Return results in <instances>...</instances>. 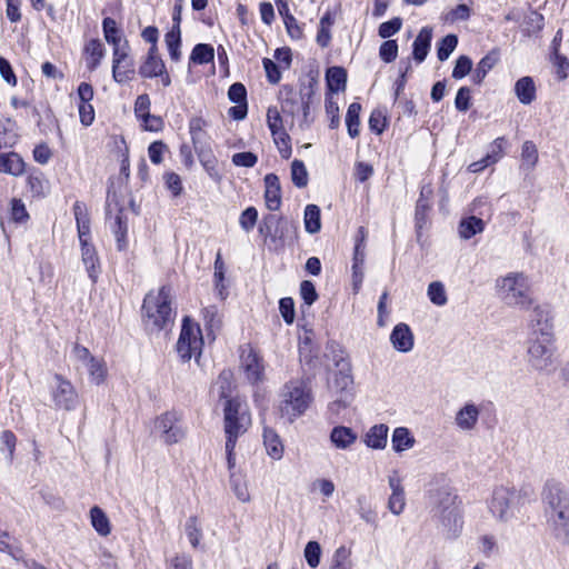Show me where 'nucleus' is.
I'll return each instance as SVG.
<instances>
[{"instance_id": "obj_1", "label": "nucleus", "mask_w": 569, "mask_h": 569, "mask_svg": "<svg viewBox=\"0 0 569 569\" xmlns=\"http://www.w3.org/2000/svg\"><path fill=\"white\" fill-rule=\"evenodd\" d=\"M429 513L439 535L457 538L463 527L462 501L445 476L429 482Z\"/></svg>"}, {"instance_id": "obj_2", "label": "nucleus", "mask_w": 569, "mask_h": 569, "mask_svg": "<svg viewBox=\"0 0 569 569\" xmlns=\"http://www.w3.org/2000/svg\"><path fill=\"white\" fill-rule=\"evenodd\" d=\"M541 499L548 528L562 543L569 541V490L560 482L547 481Z\"/></svg>"}, {"instance_id": "obj_3", "label": "nucleus", "mask_w": 569, "mask_h": 569, "mask_svg": "<svg viewBox=\"0 0 569 569\" xmlns=\"http://www.w3.org/2000/svg\"><path fill=\"white\" fill-rule=\"evenodd\" d=\"M174 312L171 308V295L168 287L150 291L143 299L142 321L147 330L154 332L172 325Z\"/></svg>"}, {"instance_id": "obj_4", "label": "nucleus", "mask_w": 569, "mask_h": 569, "mask_svg": "<svg viewBox=\"0 0 569 569\" xmlns=\"http://www.w3.org/2000/svg\"><path fill=\"white\" fill-rule=\"evenodd\" d=\"M280 398V415L292 422L308 409L311 402V391L306 381L291 380L283 386Z\"/></svg>"}, {"instance_id": "obj_5", "label": "nucleus", "mask_w": 569, "mask_h": 569, "mask_svg": "<svg viewBox=\"0 0 569 569\" xmlns=\"http://www.w3.org/2000/svg\"><path fill=\"white\" fill-rule=\"evenodd\" d=\"M499 297L508 306L528 309L532 302L528 277L522 272H510L497 279Z\"/></svg>"}, {"instance_id": "obj_6", "label": "nucleus", "mask_w": 569, "mask_h": 569, "mask_svg": "<svg viewBox=\"0 0 569 569\" xmlns=\"http://www.w3.org/2000/svg\"><path fill=\"white\" fill-rule=\"evenodd\" d=\"M520 493L513 487L498 486L487 501L488 510L500 522H509L519 511Z\"/></svg>"}, {"instance_id": "obj_7", "label": "nucleus", "mask_w": 569, "mask_h": 569, "mask_svg": "<svg viewBox=\"0 0 569 569\" xmlns=\"http://www.w3.org/2000/svg\"><path fill=\"white\" fill-rule=\"evenodd\" d=\"M259 231L276 249L283 248L296 238V227L288 219L274 214L264 217Z\"/></svg>"}, {"instance_id": "obj_8", "label": "nucleus", "mask_w": 569, "mask_h": 569, "mask_svg": "<svg viewBox=\"0 0 569 569\" xmlns=\"http://www.w3.org/2000/svg\"><path fill=\"white\" fill-rule=\"evenodd\" d=\"M555 336L530 337L528 362L538 371H551L555 365Z\"/></svg>"}, {"instance_id": "obj_9", "label": "nucleus", "mask_w": 569, "mask_h": 569, "mask_svg": "<svg viewBox=\"0 0 569 569\" xmlns=\"http://www.w3.org/2000/svg\"><path fill=\"white\" fill-rule=\"evenodd\" d=\"M251 419L247 409L238 399H229L224 406V431L227 440L237 443L238 438L243 435L250 426Z\"/></svg>"}, {"instance_id": "obj_10", "label": "nucleus", "mask_w": 569, "mask_h": 569, "mask_svg": "<svg viewBox=\"0 0 569 569\" xmlns=\"http://www.w3.org/2000/svg\"><path fill=\"white\" fill-rule=\"evenodd\" d=\"M340 369L335 372L332 380L329 381V389L337 395V399L329 403V409L339 412L341 408H347L353 398V379L347 362L338 363Z\"/></svg>"}, {"instance_id": "obj_11", "label": "nucleus", "mask_w": 569, "mask_h": 569, "mask_svg": "<svg viewBox=\"0 0 569 569\" xmlns=\"http://www.w3.org/2000/svg\"><path fill=\"white\" fill-rule=\"evenodd\" d=\"M203 339L198 323L188 317L183 319L181 332L177 342V352L183 361L196 359L201 355Z\"/></svg>"}, {"instance_id": "obj_12", "label": "nucleus", "mask_w": 569, "mask_h": 569, "mask_svg": "<svg viewBox=\"0 0 569 569\" xmlns=\"http://www.w3.org/2000/svg\"><path fill=\"white\" fill-rule=\"evenodd\" d=\"M51 398L56 408L68 411L74 410L79 403L76 388L61 375H54L53 377Z\"/></svg>"}, {"instance_id": "obj_13", "label": "nucleus", "mask_w": 569, "mask_h": 569, "mask_svg": "<svg viewBox=\"0 0 569 569\" xmlns=\"http://www.w3.org/2000/svg\"><path fill=\"white\" fill-rule=\"evenodd\" d=\"M156 429L161 432L162 440L168 445L179 442L186 435L180 425V416L173 411L160 416L156 421Z\"/></svg>"}, {"instance_id": "obj_14", "label": "nucleus", "mask_w": 569, "mask_h": 569, "mask_svg": "<svg viewBox=\"0 0 569 569\" xmlns=\"http://www.w3.org/2000/svg\"><path fill=\"white\" fill-rule=\"evenodd\" d=\"M531 337L553 336V325L550 308L536 306L530 315Z\"/></svg>"}, {"instance_id": "obj_15", "label": "nucleus", "mask_w": 569, "mask_h": 569, "mask_svg": "<svg viewBox=\"0 0 569 569\" xmlns=\"http://www.w3.org/2000/svg\"><path fill=\"white\" fill-rule=\"evenodd\" d=\"M241 366L246 372L248 380L256 383L263 378L264 365L262 358L250 346L242 349Z\"/></svg>"}, {"instance_id": "obj_16", "label": "nucleus", "mask_w": 569, "mask_h": 569, "mask_svg": "<svg viewBox=\"0 0 569 569\" xmlns=\"http://www.w3.org/2000/svg\"><path fill=\"white\" fill-rule=\"evenodd\" d=\"M480 408L471 401L466 402L456 413L455 423L461 431H472L479 420Z\"/></svg>"}, {"instance_id": "obj_17", "label": "nucleus", "mask_w": 569, "mask_h": 569, "mask_svg": "<svg viewBox=\"0 0 569 569\" xmlns=\"http://www.w3.org/2000/svg\"><path fill=\"white\" fill-rule=\"evenodd\" d=\"M264 201L271 211H277L281 207V186L277 174L268 173L264 176Z\"/></svg>"}, {"instance_id": "obj_18", "label": "nucleus", "mask_w": 569, "mask_h": 569, "mask_svg": "<svg viewBox=\"0 0 569 569\" xmlns=\"http://www.w3.org/2000/svg\"><path fill=\"white\" fill-rule=\"evenodd\" d=\"M81 260L84 264L88 277L92 283H96L101 272V267L98 253L91 243L81 244Z\"/></svg>"}, {"instance_id": "obj_19", "label": "nucleus", "mask_w": 569, "mask_h": 569, "mask_svg": "<svg viewBox=\"0 0 569 569\" xmlns=\"http://www.w3.org/2000/svg\"><path fill=\"white\" fill-rule=\"evenodd\" d=\"M164 62L157 53V46H151L146 60L139 68V73L143 78H156L164 71Z\"/></svg>"}, {"instance_id": "obj_20", "label": "nucleus", "mask_w": 569, "mask_h": 569, "mask_svg": "<svg viewBox=\"0 0 569 569\" xmlns=\"http://www.w3.org/2000/svg\"><path fill=\"white\" fill-rule=\"evenodd\" d=\"M357 439V432L349 427L337 426L330 432V441L340 450L350 449L356 443Z\"/></svg>"}, {"instance_id": "obj_21", "label": "nucleus", "mask_w": 569, "mask_h": 569, "mask_svg": "<svg viewBox=\"0 0 569 569\" xmlns=\"http://www.w3.org/2000/svg\"><path fill=\"white\" fill-rule=\"evenodd\" d=\"M390 341L396 350L410 351L413 346V337L409 327L405 323L397 325L390 335Z\"/></svg>"}, {"instance_id": "obj_22", "label": "nucleus", "mask_w": 569, "mask_h": 569, "mask_svg": "<svg viewBox=\"0 0 569 569\" xmlns=\"http://www.w3.org/2000/svg\"><path fill=\"white\" fill-rule=\"evenodd\" d=\"M389 486L392 490L391 496L388 500V508L393 515H400L405 508V492L400 483V479L397 476L389 477Z\"/></svg>"}, {"instance_id": "obj_23", "label": "nucleus", "mask_w": 569, "mask_h": 569, "mask_svg": "<svg viewBox=\"0 0 569 569\" xmlns=\"http://www.w3.org/2000/svg\"><path fill=\"white\" fill-rule=\"evenodd\" d=\"M206 127L207 121L201 117H193L189 121V133L194 150H199L201 147H208Z\"/></svg>"}, {"instance_id": "obj_24", "label": "nucleus", "mask_w": 569, "mask_h": 569, "mask_svg": "<svg viewBox=\"0 0 569 569\" xmlns=\"http://www.w3.org/2000/svg\"><path fill=\"white\" fill-rule=\"evenodd\" d=\"M515 93L522 104H530L536 99V84L531 77L526 76L517 80Z\"/></svg>"}, {"instance_id": "obj_25", "label": "nucleus", "mask_w": 569, "mask_h": 569, "mask_svg": "<svg viewBox=\"0 0 569 569\" xmlns=\"http://www.w3.org/2000/svg\"><path fill=\"white\" fill-rule=\"evenodd\" d=\"M388 431L387 425L372 426L365 436V443L372 449H383L387 446Z\"/></svg>"}, {"instance_id": "obj_26", "label": "nucleus", "mask_w": 569, "mask_h": 569, "mask_svg": "<svg viewBox=\"0 0 569 569\" xmlns=\"http://www.w3.org/2000/svg\"><path fill=\"white\" fill-rule=\"evenodd\" d=\"M73 213L77 221V229L80 244L89 243L90 236V221L86 213L84 206L81 202L73 204Z\"/></svg>"}, {"instance_id": "obj_27", "label": "nucleus", "mask_w": 569, "mask_h": 569, "mask_svg": "<svg viewBox=\"0 0 569 569\" xmlns=\"http://www.w3.org/2000/svg\"><path fill=\"white\" fill-rule=\"evenodd\" d=\"M24 171V161L16 152L0 154V172L20 176Z\"/></svg>"}, {"instance_id": "obj_28", "label": "nucleus", "mask_w": 569, "mask_h": 569, "mask_svg": "<svg viewBox=\"0 0 569 569\" xmlns=\"http://www.w3.org/2000/svg\"><path fill=\"white\" fill-rule=\"evenodd\" d=\"M263 443L268 456L274 460H280L283 456L284 447L280 437L274 430L264 428Z\"/></svg>"}, {"instance_id": "obj_29", "label": "nucleus", "mask_w": 569, "mask_h": 569, "mask_svg": "<svg viewBox=\"0 0 569 569\" xmlns=\"http://www.w3.org/2000/svg\"><path fill=\"white\" fill-rule=\"evenodd\" d=\"M104 48L100 40L92 39L84 47L86 63L89 70H94L104 57Z\"/></svg>"}, {"instance_id": "obj_30", "label": "nucleus", "mask_w": 569, "mask_h": 569, "mask_svg": "<svg viewBox=\"0 0 569 569\" xmlns=\"http://www.w3.org/2000/svg\"><path fill=\"white\" fill-rule=\"evenodd\" d=\"M415 442L416 440L408 428L398 427L393 430L391 436V446L396 452L399 453L411 449Z\"/></svg>"}, {"instance_id": "obj_31", "label": "nucleus", "mask_w": 569, "mask_h": 569, "mask_svg": "<svg viewBox=\"0 0 569 569\" xmlns=\"http://www.w3.org/2000/svg\"><path fill=\"white\" fill-rule=\"evenodd\" d=\"M229 481L231 490L233 491L237 499L241 502H249L251 497L246 476L241 472H231Z\"/></svg>"}, {"instance_id": "obj_32", "label": "nucleus", "mask_w": 569, "mask_h": 569, "mask_svg": "<svg viewBox=\"0 0 569 569\" xmlns=\"http://www.w3.org/2000/svg\"><path fill=\"white\" fill-rule=\"evenodd\" d=\"M485 229V222L482 219L470 216L465 218L459 223V234L463 239H470L473 236L481 233Z\"/></svg>"}, {"instance_id": "obj_33", "label": "nucleus", "mask_w": 569, "mask_h": 569, "mask_svg": "<svg viewBox=\"0 0 569 569\" xmlns=\"http://www.w3.org/2000/svg\"><path fill=\"white\" fill-rule=\"evenodd\" d=\"M498 62V54L495 52H490L486 54L477 64L476 69L472 72V81L476 84H480L488 72L496 66Z\"/></svg>"}, {"instance_id": "obj_34", "label": "nucleus", "mask_w": 569, "mask_h": 569, "mask_svg": "<svg viewBox=\"0 0 569 569\" xmlns=\"http://www.w3.org/2000/svg\"><path fill=\"white\" fill-rule=\"evenodd\" d=\"M90 520L92 527L100 536L106 537L111 532L109 518L107 517L106 512L98 506H94L90 509Z\"/></svg>"}, {"instance_id": "obj_35", "label": "nucleus", "mask_w": 569, "mask_h": 569, "mask_svg": "<svg viewBox=\"0 0 569 569\" xmlns=\"http://www.w3.org/2000/svg\"><path fill=\"white\" fill-rule=\"evenodd\" d=\"M327 84L330 91L339 92L345 90L346 81H347V72L341 67H331L328 69L327 74Z\"/></svg>"}, {"instance_id": "obj_36", "label": "nucleus", "mask_w": 569, "mask_h": 569, "mask_svg": "<svg viewBox=\"0 0 569 569\" xmlns=\"http://www.w3.org/2000/svg\"><path fill=\"white\" fill-rule=\"evenodd\" d=\"M17 140L16 123L10 119H0V150L14 146Z\"/></svg>"}, {"instance_id": "obj_37", "label": "nucleus", "mask_w": 569, "mask_h": 569, "mask_svg": "<svg viewBox=\"0 0 569 569\" xmlns=\"http://www.w3.org/2000/svg\"><path fill=\"white\" fill-rule=\"evenodd\" d=\"M305 229L308 233H317L321 229L320 208L316 204H308L303 214Z\"/></svg>"}, {"instance_id": "obj_38", "label": "nucleus", "mask_w": 569, "mask_h": 569, "mask_svg": "<svg viewBox=\"0 0 569 569\" xmlns=\"http://www.w3.org/2000/svg\"><path fill=\"white\" fill-rule=\"evenodd\" d=\"M103 36L106 41L112 47H117L127 41L122 38L121 30L112 18H104L102 21Z\"/></svg>"}, {"instance_id": "obj_39", "label": "nucleus", "mask_w": 569, "mask_h": 569, "mask_svg": "<svg viewBox=\"0 0 569 569\" xmlns=\"http://www.w3.org/2000/svg\"><path fill=\"white\" fill-rule=\"evenodd\" d=\"M360 111H361V104L358 102H352L348 107L347 114H346V124L348 128V134L351 138H357L360 133V131H359Z\"/></svg>"}, {"instance_id": "obj_40", "label": "nucleus", "mask_w": 569, "mask_h": 569, "mask_svg": "<svg viewBox=\"0 0 569 569\" xmlns=\"http://www.w3.org/2000/svg\"><path fill=\"white\" fill-rule=\"evenodd\" d=\"M214 59L213 47L207 43H198L191 51L190 62L194 64H206Z\"/></svg>"}, {"instance_id": "obj_41", "label": "nucleus", "mask_w": 569, "mask_h": 569, "mask_svg": "<svg viewBox=\"0 0 569 569\" xmlns=\"http://www.w3.org/2000/svg\"><path fill=\"white\" fill-rule=\"evenodd\" d=\"M87 371L89 373L90 380L94 385H101L104 382L107 378V366L103 359L93 358L90 363L86 366Z\"/></svg>"}, {"instance_id": "obj_42", "label": "nucleus", "mask_w": 569, "mask_h": 569, "mask_svg": "<svg viewBox=\"0 0 569 569\" xmlns=\"http://www.w3.org/2000/svg\"><path fill=\"white\" fill-rule=\"evenodd\" d=\"M164 41L168 48L169 56L171 60L179 61L181 58L180 44H181V36L180 29H171L167 32L164 37Z\"/></svg>"}, {"instance_id": "obj_43", "label": "nucleus", "mask_w": 569, "mask_h": 569, "mask_svg": "<svg viewBox=\"0 0 569 569\" xmlns=\"http://www.w3.org/2000/svg\"><path fill=\"white\" fill-rule=\"evenodd\" d=\"M134 64L133 61H127L118 64V67H112V78L118 83H127L131 81L134 77Z\"/></svg>"}, {"instance_id": "obj_44", "label": "nucleus", "mask_w": 569, "mask_h": 569, "mask_svg": "<svg viewBox=\"0 0 569 569\" xmlns=\"http://www.w3.org/2000/svg\"><path fill=\"white\" fill-rule=\"evenodd\" d=\"M458 44V37L456 34H447L441 39L437 47V57L440 61L447 60L453 52Z\"/></svg>"}, {"instance_id": "obj_45", "label": "nucleus", "mask_w": 569, "mask_h": 569, "mask_svg": "<svg viewBox=\"0 0 569 569\" xmlns=\"http://www.w3.org/2000/svg\"><path fill=\"white\" fill-rule=\"evenodd\" d=\"M291 180L297 188H305L308 184V171L301 160H293L291 163Z\"/></svg>"}, {"instance_id": "obj_46", "label": "nucleus", "mask_w": 569, "mask_h": 569, "mask_svg": "<svg viewBox=\"0 0 569 569\" xmlns=\"http://www.w3.org/2000/svg\"><path fill=\"white\" fill-rule=\"evenodd\" d=\"M427 221V201L421 197L416 208L417 239L423 244V228Z\"/></svg>"}, {"instance_id": "obj_47", "label": "nucleus", "mask_w": 569, "mask_h": 569, "mask_svg": "<svg viewBox=\"0 0 569 569\" xmlns=\"http://www.w3.org/2000/svg\"><path fill=\"white\" fill-rule=\"evenodd\" d=\"M224 281V262L222 260L221 253L218 252L214 260V282L216 289L218 291V296L220 299L226 298V287L223 284Z\"/></svg>"}, {"instance_id": "obj_48", "label": "nucleus", "mask_w": 569, "mask_h": 569, "mask_svg": "<svg viewBox=\"0 0 569 569\" xmlns=\"http://www.w3.org/2000/svg\"><path fill=\"white\" fill-rule=\"evenodd\" d=\"M329 569H352L350 552L345 547L335 551Z\"/></svg>"}, {"instance_id": "obj_49", "label": "nucleus", "mask_w": 569, "mask_h": 569, "mask_svg": "<svg viewBox=\"0 0 569 569\" xmlns=\"http://www.w3.org/2000/svg\"><path fill=\"white\" fill-rule=\"evenodd\" d=\"M303 556L311 568H317L320 565L321 547L317 541H309L303 550Z\"/></svg>"}, {"instance_id": "obj_50", "label": "nucleus", "mask_w": 569, "mask_h": 569, "mask_svg": "<svg viewBox=\"0 0 569 569\" xmlns=\"http://www.w3.org/2000/svg\"><path fill=\"white\" fill-rule=\"evenodd\" d=\"M366 237H367V231L363 227H360L359 230H358V236H357V239H356V244H355V252H353V259H352V263H358V264H365V259H366Z\"/></svg>"}, {"instance_id": "obj_51", "label": "nucleus", "mask_w": 569, "mask_h": 569, "mask_svg": "<svg viewBox=\"0 0 569 569\" xmlns=\"http://www.w3.org/2000/svg\"><path fill=\"white\" fill-rule=\"evenodd\" d=\"M127 221L123 220L122 216L119 213L114 220L113 233L117 240V247L119 250H124L127 248Z\"/></svg>"}, {"instance_id": "obj_52", "label": "nucleus", "mask_w": 569, "mask_h": 569, "mask_svg": "<svg viewBox=\"0 0 569 569\" xmlns=\"http://www.w3.org/2000/svg\"><path fill=\"white\" fill-rule=\"evenodd\" d=\"M413 58L421 63L427 57V28H422L413 42Z\"/></svg>"}, {"instance_id": "obj_53", "label": "nucleus", "mask_w": 569, "mask_h": 569, "mask_svg": "<svg viewBox=\"0 0 569 569\" xmlns=\"http://www.w3.org/2000/svg\"><path fill=\"white\" fill-rule=\"evenodd\" d=\"M389 296L388 292L385 291L379 299L378 302V319L377 325L379 327H386L389 322V316H390V306H389Z\"/></svg>"}, {"instance_id": "obj_54", "label": "nucleus", "mask_w": 569, "mask_h": 569, "mask_svg": "<svg viewBox=\"0 0 569 569\" xmlns=\"http://www.w3.org/2000/svg\"><path fill=\"white\" fill-rule=\"evenodd\" d=\"M469 17L470 8L467 4L461 3L458 4L456 8L451 9L450 11H448L445 14L443 20L447 23H453L457 21H466L469 19Z\"/></svg>"}, {"instance_id": "obj_55", "label": "nucleus", "mask_w": 569, "mask_h": 569, "mask_svg": "<svg viewBox=\"0 0 569 569\" xmlns=\"http://www.w3.org/2000/svg\"><path fill=\"white\" fill-rule=\"evenodd\" d=\"M429 300L437 306H443L447 303L448 299L445 286L440 281L429 283Z\"/></svg>"}, {"instance_id": "obj_56", "label": "nucleus", "mask_w": 569, "mask_h": 569, "mask_svg": "<svg viewBox=\"0 0 569 569\" xmlns=\"http://www.w3.org/2000/svg\"><path fill=\"white\" fill-rule=\"evenodd\" d=\"M257 220H258L257 209L254 207H248L240 214L239 224L246 232H250L254 228Z\"/></svg>"}, {"instance_id": "obj_57", "label": "nucleus", "mask_w": 569, "mask_h": 569, "mask_svg": "<svg viewBox=\"0 0 569 569\" xmlns=\"http://www.w3.org/2000/svg\"><path fill=\"white\" fill-rule=\"evenodd\" d=\"M274 144L283 159H289L292 152L290 137L286 131L272 136Z\"/></svg>"}, {"instance_id": "obj_58", "label": "nucleus", "mask_w": 569, "mask_h": 569, "mask_svg": "<svg viewBox=\"0 0 569 569\" xmlns=\"http://www.w3.org/2000/svg\"><path fill=\"white\" fill-rule=\"evenodd\" d=\"M506 144V139L503 137L497 138L489 147L487 154L485 156L490 164L498 162L502 154L503 148Z\"/></svg>"}, {"instance_id": "obj_59", "label": "nucleus", "mask_w": 569, "mask_h": 569, "mask_svg": "<svg viewBox=\"0 0 569 569\" xmlns=\"http://www.w3.org/2000/svg\"><path fill=\"white\" fill-rule=\"evenodd\" d=\"M521 158L525 164L533 168L538 161V151L532 141H525L521 149Z\"/></svg>"}, {"instance_id": "obj_60", "label": "nucleus", "mask_w": 569, "mask_h": 569, "mask_svg": "<svg viewBox=\"0 0 569 569\" xmlns=\"http://www.w3.org/2000/svg\"><path fill=\"white\" fill-rule=\"evenodd\" d=\"M186 535L192 545V547H197L201 539V529L198 525V520L196 517H190L186 522Z\"/></svg>"}, {"instance_id": "obj_61", "label": "nucleus", "mask_w": 569, "mask_h": 569, "mask_svg": "<svg viewBox=\"0 0 569 569\" xmlns=\"http://www.w3.org/2000/svg\"><path fill=\"white\" fill-rule=\"evenodd\" d=\"M472 69V61L467 56H460L456 60V64L452 70V78L462 79L465 78Z\"/></svg>"}, {"instance_id": "obj_62", "label": "nucleus", "mask_w": 569, "mask_h": 569, "mask_svg": "<svg viewBox=\"0 0 569 569\" xmlns=\"http://www.w3.org/2000/svg\"><path fill=\"white\" fill-rule=\"evenodd\" d=\"M267 123H268V128L270 129L272 136L284 131L282 118L276 108L268 109Z\"/></svg>"}, {"instance_id": "obj_63", "label": "nucleus", "mask_w": 569, "mask_h": 569, "mask_svg": "<svg viewBox=\"0 0 569 569\" xmlns=\"http://www.w3.org/2000/svg\"><path fill=\"white\" fill-rule=\"evenodd\" d=\"M471 106V90L469 87H461L455 98V107L458 111L466 112Z\"/></svg>"}, {"instance_id": "obj_64", "label": "nucleus", "mask_w": 569, "mask_h": 569, "mask_svg": "<svg viewBox=\"0 0 569 569\" xmlns=\"http://www.w3.org/2000/svg\"><path fill=\"white\" fill-rule=\"evenodd\" d=\"M398 54V44L396 40H387L382 42L379 49V57L382 61L389 63L392 62Z\"/></svg>"}]
</instances>
